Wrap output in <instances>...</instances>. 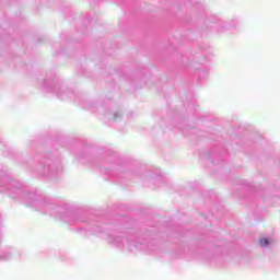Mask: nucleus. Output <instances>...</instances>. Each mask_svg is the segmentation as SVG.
Listing matches in <instances>:
<instances>
[{"label":"nucleus","mask_w":280,"mask_h":280,"mask_svg":"<svg viewBox=\"0 0 280 280\" xmlns=\"http://www.w3.org/2000/svg\"><path fill=\"white\" fill-rule=\"evenodd\" d=\"M269 244V240L260 238V246H266Z\"/></svg>","instance_id":"1"}]
</instances>
